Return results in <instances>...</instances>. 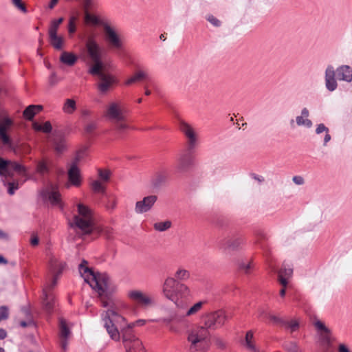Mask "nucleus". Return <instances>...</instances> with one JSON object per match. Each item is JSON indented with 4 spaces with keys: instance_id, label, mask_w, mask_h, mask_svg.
<instances>
[{
    "instance_id": "473e14b6",
    "label": "nucleus",
    "mask_w": 352,
    "mask_h": 352,
    "mask_svg": "<svg viewBox=\"0 0 352 352\" xmlns=\"http://www.w3.org/2000/svg\"><path fill=\"white\" fill-rule=\"evenodd\" d=\"M15 170L18 173L23 174L26 172V168L23 165L16 162L9 160V172L10 176L12 175V171Z\"/></svg>"
},
{
    "instance_id": "4c0bfd02",
    "label": "nucleus",
    "mask_w": 352,
    "mask_h": 352,
    "mask_svg": "<svg viewBox=\"0 0 352 352\" xmlns=\"http://www.w3.org/2000/svg\"><path fill=\"white\" fill-rule=\"evenodd\" d=\"M0 175L10 176L9 160H5L0 157Z\"/></svg>"
},
{
    "instance_id": "a18cd8bd",
    "label": "nucleus",
    "mask_w": 352,
    "mask_h": 352,
    "mask_svg": "<svg viewBox=\"0 0 352 352\" xmlns=\"http://www.w3.org/2000/svg\"><path fill=\"white\" fill-rule=\"evenodd\" d=\"M98 173L99 178L103 182H107L111 176V171L108 169H98Z\"/></svg>"
},
{
    "instance_id": "2eb2a0df",
    "label": "nucleus",
    "mask_w": 352,
    "mask_h": 352,
    "mask_svg": "<svg viewBox=\"0 0 352 352\" xmlns=\"http://www.w3.org/2000/svg\"><path fill=\"white\" fill-rule=\"evenodd\" d=\"M194 166V157L190 153H182L177 160V170L179 173H187Z\"/></svg>"
},
{
    "instance_id": "72a5a7b5",
    "label": "nucleus",
    "mask_w": 352,
    "mask_h": 352,
    "mask_svg": "<svg viewBox=\"0 0 352 352\" xmlns=\"http://www.w3.org/2000/svg\"><path fill=\"white\" fill-rule=\"evenodd\" d=\"M253 338V332L252 331H249L246 333L245 336V345L248 350L252 352H258L255 344L252 342Z\"/></svg>"
},
{
    "instance_id": "393cba45",
    "label": "nucleus",
    "mask_w": 352,
    "mask_h": 352,
    "mask_svg": "<svg viewBox=\"0 0 352 352\" xmlns=\"http://www.w3.org/2000/svg\"><path fill=\"white\" fill-rule=\"evenodd\" d=\"M49 40L50 44L56 50H61L64 45V38L60 36H58L57 34H49Z\"/></svg>"
},
{
    "instance_id": "2f4dec72",
    "label": "nucleus",
    "mask_w": 352,
    "mask_h": 352,
    "mask_svg": "<svg viewBox=\"0 0 352 352\" xmlns=\"http://www.w3.org/2000/svg\"><path fill=\"white\" fill-rule=\"evenodd\" d=\"M217 324V320L214 314H210L206 316L204 324L201 325L202 327L206 328V330L209 331L210 329H214Z\"/></svg>"
},
{
    "instance_id": "8fccbe9b",
    "label": "nucleus",
    "mask_w": 352,
    "mask_h": 352,
    "mask_svg": "<svg viewBox=\"0 0 352 352\" xmlns=\"http://www.w3.org/2000/svg\"><path fill=\"white\" fill-rule=\"evenodd\" d=\"M13 5L19 10L24 13L27 12V9L25 4L22 2V0H12Z\"/></svg>"
},
{
    "instance_id": "6e6552de",
    "label": "nucleus",
    "mask_w": 352,
    "mask_h": 352,
    "mask_svg": "<svg viewBox=\"0 0 352 352\" xmlns=\"http://www.w3.org/2000/svg\"><path fill=\"white\" fill-rule=\"evenodd\" d=\"M124 109L123 104L120 101H112L107 107L105 116L111 121L124 120Z\"/></svg>"
},
{
    "instance_id": "37998d69",
    "label": "nucleus",
    "mask_w": 352,
    "mask_h": 352,
    "mask_svg": "<svg viewBox=\"0 0 352 352\" xmlns=\"http://www.w3.org/2000/svg\"><path fill=\"white\" fill-rule=\"evenodd\" d=\"M94 230H96L98 232L101 233L105 236L106 239H110L113 235V229L109 227L99 228L96 227Z\"/></svg>"
},
{
    "instance_id": "3c124183",
    "label": "nucleus",
    "mask_w": 352,
    "mask_h": 352,
    "mask_svg": "<svg viewBox=\"0 0 352 352\" xmlns=\"http://www.w3.org/2000/svg\"><path fill=\"white\" fill-rule=\"evenodd\" d=\"M9 311L6 306L0 307V321L6 320L8 318Z\"/></svg>"
},
{
    "instance_id": "1a4fd4ad",
    "label": "nucleus",
    "mask_w": 352,
    "mask_h": 352,
    "mask_svg": "<svg viewBox=\"0 0 352 352\" xmlns=\"http://www.w3.org/2000/svg\"><path fill=\"white\" fill-rule=\"evenodd\" d=\"M122 340L126 352H143L142 342L135 336L125 331L122 333Z\"/></svg>"
},
{
    "instance_id": "9d476101",
    "label": "nucleus",
    "mask_w": 352,
    "mask_h": 352,
    "mask_svg": "<svg viewBox=\"0 0 352 352\" xmlns=\"http://www.w3.org/2000/svg\"><path fill=\"white\" fill-rule=\"evenodd\" d=\"M104 37L109 46L113 50H121L123 46V41L121 36L111 26H104Z\"/></svg>"
},
{
    "instance_id": "39448f33",
    "label": "nucleus",
    "mask_w": 352,
    "mask_h": 352,
    "mask_svg": "<svg viewBox=\"0 0 352 352\" xmlns=\"http://www.w3.org/2000/svg\"><path fill=\"white\" fill-rule=\"evenodd\" d=\"M347 82H352V68L346 65H342L335 69L332 65H328L324 72L326 88H337V80Z\"/></svg>"
},
{
    "instance_id": "bb28decb",
    "label": "nucleus",
    "mask_w": 352,
    "mask_h": 352,
    "mask_svg": "<svg viewBox=\"0 0 352 352\" xmlns=\"http://www.w3.org/2000/svg\"><path fill=\"white\" fill-rule=\"evenodd\" d=\"M60 60L63 63L72 66L77 61V56L72 53L63 52L60 55Z\"/></svg>"
},
{
    "instance_id": "09e8293b",
    "label": "nucleus",
    "mask_w": 352,
    "mask_h": 352,
    "mask_svg": "<svg viewBox=\"0 0 352 352\" xmlns=\"http://www.w3.org/2000/svg\"><path fill=\"white\" fill-rule=\"evenodd\" d=\"M97 128V124L96 122L91 121L88 122L85 126V131L87 133L91 134Z\"/></svg>"
},
{
    "instance_id": "bf43d9fd",
    "label": "nucleus",
    "mask_w": 352,
    "mask_h": 352,
    "mask_svg": "<svg viewBox=\"0 0 352 352\" xmlns=\"http://www.w3.org/2000/svg\"><path fill=\"white\" fill-rule=\"evenodd\" d=\"M58 279V276H52L51 282L49 283V285L47 286V289L50 290L54 287H55L56 285V284H57Z\"/></svg>"
},
{
    "instance_id": "e433bc0d",
    "label": "nucleus",
    "mask_w": 352,
    "mask_h": 352,
    "mask_svg": "<svg viewBox=\"0 0 352 352\" xmlns=\"http://www.w3.org/2000/svg\"><path fill=\"white\" fill-rule=\"evenodd\" d=\"M85 22L88 25H97L100 24V19L96 16L93 15L87 10H85Z\"/></svg>"
},
{
    "instance_id": "4d7b16f0",
    "label": "nucleus",
    "mask_w": 352,
    "mask_h": 352,
    "mask_svg": "<svg viewBox=\"0 0 352 352\" xmlns=\"http://www.w3.org/2000/svg\"><path fill=\"white\" fill-rule=\"evenodd\" d=\"M269 318L271 320H272L273 322H276V323H278V324H286V321L282 320L281 318L276 316H274V315H269Z\"/></svg>"
},
{
    "instance_id": "680f3d73",
    "label": "nucleus",
    "mask_w": 352,
    "mask_h": 352,
    "mask_svg": "<svg viewBox=\"0 0 352 352\" xmlns=\"http://www.w3.org/2000/svg\"><path fill=\"white\" fill-rule=\"evenodd\" d=\"M39 243V239L36 234H32V238L30 239V243L33 246H36Z\"/></svg>"
},
{
    "instance_id": "f704fd0d",
    "label": "nucleus",
    "mask_w": 352,
    "mask_h": 352,
    "mask_svg": "<svg viewBox=\"0 0 352 352\" xmlns=\"http://www.w3.org/2000/svg\"><path fill=\"white\" fill-rule=\"evenodd\" d=\"M172 226L170 221L167 220L162 222H157L153 224V228L158 232H164L168 230Z\"/></svg>"
},
{
    "instance_id": "5fc2aeb1",
    "label": "nucleus",
    "mask_w": 352,
    "mask_h": 352,
    "mask_svg": "<svg viewBox=\"0 0 352 352\" xmlns=\"http://www.w3.org/2000/svg\"><path fill=\"white\" fill-rule=\"evenodd\" d=\"M207 20L215 27L221 25V21L212 15L208 16Z\"/></svg>"
},
{
    "instance_id": "7ed1b4c3",
    "label": "nucleus",
    "mask_w": 352,
    "mask_h": 352,
    "mask_svg": "<svg viewBox=\"0 0 352 352\" xmlns=\"http://www.w3.org/2000/svg\"><path fill=\"white\" fill-rule=\"evenodd\" d=\"M77 207L78 213L69 221V226L82 234H91L96 228L91 210L82 204H78Z\"/></svg>"
},
{
    "instance_id": "f8f14e48",
    "label": "nucleus",
    "mask_w": 352,
    "mask_h": 352,
    "mask_svg": "<svg viewBox=\"0 0 352 352\" xmlns=\"http://www.w3.org/2000/svg\"><path fill=\"white\" fill-rule=\"evenodd\" d=\"M148 78V70L146 68L140 67L133 75L124 80L123 85L124 86H134L140 82L147 80Z\"/></svg>"
},
{
    "instance_id": "0e129e2a",
    "label": "nucleus",
    "mask_w": 352,
    "mask_h": 352,
    "mask_svg": "<svg viewBox=\"0 0 352 352\" xmlns=\"http://www.w3.org/2000/svg\"><path fill=\"white\" fill-rule=\"evenodd\" d=\"M338 352H351V351L345 344H340L338 346Z\"/></svg>"
},
{
    "instance_id": "423d86ee",
    "label": "nucleus",
    "mask_w": 352,
    "mask_h": 352,
    "mask_svg": "<svg viewBox=\"0 0 352 352\" xmlns=\"http://www.w3.org/2000/svg\"><path fill=\"white\" fill-rule=\"evenodd\" d=\"M209 331L201 325H197L188 331L187 340L190 342V352H199L205 349Z\"/></svg>"
},
{
    "instance_id": "052dcab7",
    "label": "nucleus",
    "mask_w": 352,
    "mask_h": 352,
    "mask_svg": "<svg viewBox=\"0 0 352 352\" xmlns=\"http://www.w3.org/2000/svg\"><path fill=\"white\" fill-rule=\"evenodd\" d=\"M292 181L297 185H302L305 183V180L301 176H294L292 178Z\"/></svg>"
},
{
    "instance_id": "e2e57ef3",
    "label": "nucleus",
    "mask_w": 352,
    "mask_h": 352,
    "mask_svg": "<svg viewBox=\"0 0 352 352\" xmlns=\"http://www.w3.org/2000/svg\"><path fill=\"white\" fill-rule=\"evenodd\" d=\"M287 349L289 352H298V347L296 343H291Z\"/></svg>"
},
{
    "instance_id": "6ab92c4d",
    "label": "nucleus",
    "mask_w": 352,
    "mask_h": 352,
    "mask_svg": "<svg viewBox=\"0 0 352 352\" xmlns=\"http://www.w3.org/2000/svg\"><path fill=\"white\" fill-rule=\"evenodd\" d=\"M49 269L52 276H59L62 274L66 264L55 256H52L49 261Z\"/></svg>"
},
{
    "instance_id": "4468645a",
    "label": "nucleus",
    "mask_w": 352,
    "mask_h": 352,
    "mask_svg": "<svg viewBox=\"0 0 352 352\" xmlns=\"http://www.w3.org/2000/svg\"><path fill=\"white\" fill-rule=\"evenodd\" d=\"M40 195L43 199H48L53 205H58L60 203V194L57 190V186L52 184L41 190Z\"/></svg>"
},
{
    "instance_id": "f257e3e1",
    "label": "nucleus",
    "mask_w": 352,
    "mask_h": 352,
    "mask_svg": "<svg viewBox=\"0 0 352 352\" xmlns=\"http://www.w3.org/2000/svg\"><path fill=\"white\" fill-rule=\"evenodd\" d=\"M87 261L83 260L78 266L79 272L85 281L98 294V297L104 307H110L102 314L104 327L111 339L118 341L120 333L118 328L124 321V318L112 309V294L116 292V287L111 282L109 276L105 273H95L87 267Z\"/></svg>"
},
{
    "instance_id": "338daca9",
    "label": "nucleus",
    "mask_w": 352,
    "mask_h": 352,
    "mask_svg": "<svg viewBox=\"0 0 352 352\" xmlns=\"http://www.w3.org/2000/svg\"><path fill=\"white\" fill-rule=\"evenodd\" d=\"M91 114V112L88 109H84L82 111V116L85 118H88Z\"/></svg>"
},
{
    "instance_id": "f03ea898",
    "label": "nucleus",
    "mask_w": 352,
    "mask_h": 352,
    "mask_svg": "<svg viewBox=\"0 0 352 352\" xmlns=\"http://www.w3.org/2000/svg\"><path fill=\"white\" fill-rule=\"evenodd\" d=\"M86 48L89 56L94 63L90 69V73L93 75H98L100 78L101 83L99 88H108L111 85H116V77L102 72L103 65L101 60L100 48L93 36H89L87 38Z\"/></svg>"
},
{
    "instance_id": "ddd939ff",
    "label": "nucleus",
    "mask_w": 352,
    "mask_h": 352,
    "mask_svg": "<svg viewBox=\"0 0 352 352\" xmlns=\"http://www.w3.org/2000/svg\"><path fill=\"white\" fill-rule=\"evenodd\" d=\"M157 200L156 195H151L144 197L142 200L136 202L135 212L137 214H142L150 211Z\"/></svg>"
},
{
    "instance_id": "dca6fc26",
    "label": "nucleus",
    "mask_w": 352,
    "mask_h": 352,
    "mask_svg": "<svg viewBox=\"0 0 352 352\" xmlns=\"http://www.w3.org/2000/svg\"><path fill=\"white\" fill-rule=\"evenodd\" d=\"M52 144L55 151L61 153L66 148L64 133L61 131H55L53 133Z\"/></svg>"
},
{
    "instance_id": "412c9836",
    "label": "nucleus",
    "mask_w": 352,
    "mask_h": 352,
    "mask_svg": "<svg viewBox=\"0 0 352 352\" xmlns=\"http://www.w3.org/2000/svg\"><path fill=\"white\" fill-rule=\"evenodd\" d=\"M43 305L45 310L49 313L52 311L54 307V296L46 289L43 290Z\"/></svg>"
},
{
    "instance_id": "a878e982",
    "label": "nucleus",
    "mask_w": 352,
    "mask_h": 352,
    "mask_svg": "<svg viewBox=\"0 0 352 352\" xmlns=\"http://www.w3.org/2000/svg\"><path fill=\"white\" fill-rule=\"evenodd\" d=\"M241 242L242 241L239 238L226 239L223 241L222 245L225 246L226 248L234 251L239 249Z\"/></svg>"
},
{
    "instance_id": "13d9d810",
    "label": "nucleus",
    "mask_w": 352,
    "mask_h": 352,
    "mask_svg": "<svg viewBox=\"0 0 352 352\" xmlns=\"http://www.w3.org/2000/svg\"><path fill=\"white\" fill-rule=\"evenodd\" d=\"M316 133L320 134L322 132L329 133V129L327 127H326L323 124H320L318 125L316 130Z\"/></svg>"
},
{
    "instance_id": "58836bf2",
    "label": "nucleus",
    "mask_w": 352,
    "mask_h": 352,
    "mask_svg": "<svg viewBox=\"0 0 352 352\" xmlns=\"http://www.w3.org/2000/svg\"><path fill=\"white\" fill-rule=\"evenodd\" d=\"M76 102L73 99H67L63 106V111L67 113H72L76 109Z\"/></svg>"
},
{
    "instance_id": "c85d7f7f",
    "label": "nucleus",
    "mask_w": 352,
    "mask_h": 352,
    "mask_svg": "<svg viewBox=\"0 0 352 352\" xmlns=\"http://www.w3.org/2000/svg\"><path fill=\"white\" fill-rule=\"evenodd\" d=\"M167 175L165 173L157 172L153 179L152 184L154 187L159 188L166 183Z\"/></svg>"
},
{
    "instance_id": "de8ad7c7",
    "label": "nucleus",
    "mask_w": 352,
    "mask_h": 352,
    "mask_svg": "<svg viewBox=\"0 0 352 352\" xmlns=\"http://www.w3.org/2000/svg\"><path fill=\"white\" fill-rule=\"evenodd\" d=\"M76 21L77 16H72L70 17L68 26V31L69 34H73L74 32H75Z\"/></svg>"
},
{
    "instance_id": "c756f323",
    "label": "nucleus",
    "mask_w": 352,
    "mask_h": 352,
    "mask_svg": "<svg viewBox=\"0 0 352 352\" xmlns=\"http://www.w3.org/2000/svg\"><path fill=\"white\" fill-rule=\"evenodd\" d=\"M190 274L189 271L184 268L179 267L175 272V277L173 278L176 279L177 281L180 282L188 280L190 278Z\"/></svg>"
},
{
    "instance_id": "9b49d317",
    "label": "nucleus",
    "mask_w": 352,
    "mask_h": 352,
    "mask_svg": "<svg viewBox=\"0 0 352 352\" xmlns=\"http://www.w3.org/2000/svg\"><path fill=\"white\" fill-rule=\"evenodd\" d=\"M128 297L144 307L155 305L154 299L150 295L140 290L134 289L129 291L128 292Z\"/></svg>"
},
{
    "instance_id": "864d4df0",
    "label": "nucleus",
    "mask_w": 352,
    "mask_h": 352,
    "mask_svg": "<svg viewBox=\"0 0 352 352\" xmlns=\"http://www.w3.org/2000/svg\"><path fill=\"white\" fill-rule=\"evenodd\" d=\"M252 267V263L250 262H241L239 264V268L243 270L245 274H248L250 272V270Z\"/></svg>"
},
{
    "instance_id": "6e6d98bb",
    "label": "nucleus",
    "mask_w": 352,
    "mask_h": 352,
    "mask_svg": "<svg viewBox=\"0 0 352 352\" xmlns=\"http://www.w3.org/2000/svg\"><path fill=\"white\" fill-rule=\"evenodd\" d=\"M116 128L118 130H124L129 128V126L124 122V120L113 121Z\"/></svg>"
},
{
    "instance_id": "20e7f679",
    "label": "nucleus",
    "mask_w": 352,
    "mask_h": 352,
    "mask_svg": "<svg viewBox=\"0 0 352 352\" xmlns=\"http://www.w3.org/2000/svg\"><path fill=\"white\" fill-rule=\"evenodd\" d=\"M162 292L167 299L173 302L177 307L180 298H186L190 294L189 287L177 281L173 277H167L165 279L162 286Z\"/></svg>"
},
{
    "instance_id": "ea45409f",
    "label": "nucleus",
    "mask_w": 352,
    "mask_h": 352,
    "mask_svg": "<svg viewBox=\"0 0 352 352\" xmlns=\"http://www.w3.org/2000/svg\"><path fill=\"white\" fill-rule=\"evenodd\" d=\"M204 302L199 301L195 303L193 306H192L186 313L185 316H191L195 315L197 312H199L204 305Z\"/></svg>"
},
{
    "instance_id": "aec40b11",
    "label": "nucleus",
    "mask_w": 352,
    "mask_h": 352,
    "mask_svg": "<svg viewBox=\"0 0 352 352\" xmlns=\"http://www.w3.org/2000/svg\"><path fill=\"white\" fill-rule=\"evenodd\" d=\"M315 327L320 331V340L328 346H331V330L327 328L322 322L317 321L315 323Z\"/></svg>"
},
{
    "instance_id": "603ef678",
    "label": "nucleus",
    "mask_w": 352,
    "mask_h": 352,
    "mask_svg": "<svg viewBox=\"0 0 352 352\" xmlns=\"http://www.w3.org/2000/svg\"><path fill=\"white\" fill-rule=\"evenodd\" d=\"M284 325L287 327L292 332L296 331L299 327V324L296 320H292L291 322L286 321V324Z\"/></svg>"
},
{
    "instance_id": "b1692460",
    "label": "nucleus",
    "mask_w": 352,
    "mask_h": 352,
    "mask_svg": "<svg viewBox=\"0 0 352 352\" xmlns=\"http://www.w3.org/2000/svg\"><path fill=\"white\" fill-rule=\"evenodd\" d=\"M292 268H282L278 272V280L284 287L287 286V279L292 276Z\"/></svg>"
},
{
    "instance_id": "c03bdc74",
    "label": "nucleus",
    "mask_w": 352,
    "mask_h": 352,
    "mask_svg": "<svg viewBox=\"0 0 352 352\" xmlns=\"http://www.w3.org/2000/svg\"><path fill=\"white\" fill-rule=\"evenodd\" d=\"M91 186L95 192L104 193L105 187L102 185V182L98 180H94L91 182Z\"/></svg>"
},
{
    "instance_id": "0eeeda50",
    "label": "nucleus",
    "mask_w": 352,
    "mask_h": 352,
    "mask_svg": "<svg viewBox=\"0 0 352 352\" xmlns=\"http://www.w3.org/2000/svg\"><path fill=\"white\" fill-rule=\"evenodd\" d=\"M179 129L187 139V146L189 151L193 150L198 144L199 137L195 129L189 123L183 120L179 121Z\"/></svg>"
},
{
    "instance_id": "774afa93",
    "label": "nucleus",
    "mask_w": 352,
    "mask_h": 352,
    "mask_svg": "<svg viewBox=\"0 0 352 352\" xmlns=\"http://www.w3.org/2000/svg\"><path fill=\"white\" fill-rule=\"evenodd\" d=\"M91 4V0H84V7L86 10H87Z\"/></svg>"
},
{
    "instance_id": "7c9ffc66",
    "label": "nucleus",
    "mask_w": 352,
    "mask_h": 352,
    "mask_svg": "<svg viewBox=\"0 0 352 352\" xmlns=\"http://www.w3.org/2000/svg\"><path fill=\"white\" fill-rule=\"evenodd\" d=\"M60 336L61 339H67L70 334V331L67 325L66 321L63 318L59 320Z\"/></svg>"
},
{
    "instance_id": "4be33fe9",
    "label": "nucleus",
    "mask_w": 352,
    "mask_h": 352,
    "mask_svg": "<svg viewBox=\"0 0 352 352\" xmlns=\"http://www.w3.org/2000/svg\"><path fill=\"white\" fill-rule=\"evenodd\" d=\"M309 116V111L307 109L304 108L302 110L301 115L298 116L296 118V124L298 126H305L307 128H310L312 126V122L307 118Z\"/></svg>"
},
{
    "instance_id": "cd10ccee",
    "label": "nucleus",
    "mask_w": 352,
    "mask_h": 352,
    "mask_svg": "<svg viewBox=\"0 0 352 352\" xmlns=\"http://www.w3.org/2000/svg\"><path fill=\"white\" fill-rule=\"evenodd\" d=\"M32 128L36 131H42L45 133H50L52 130V126L49 121H46L43 124H40L38 122L32 123Z\"/></svg>"
},
{
    "instance_id": "f3484780",
    "label": "nucleus",
    "mask_w": 352,
    "mask_h": 352,
    "mask_svg": "<svg viewBox=\"0 0 352 352\" xmlns=\"http://www.w3.org/2000/svg\"><path fill=\"white\" fill-rule=\"evenodd\" d=\"M13 121L8 116H4L1 119L0 138L4 144H9L10 139L6 134V131L12 125Z\"/></svg>"
},
{
    "instance_id": "a19ab883",
    "label": "nucleus",
    "mask_w": 352,
    "mask_h": 352,
    "mask_svg": "<svg viewBox=\"0 0 352 352\" xmlns=\"http://www.w3.org/2000/svg\"><path fill=\"white\" fill-rule=\"evenodd\" d=\"M63 18L62 17L52 21L49 28L48 34H57L59 25L63 23Z\"/></svg>"
},
{
    "instance_id": "5701e85b",
    "label": "nucleus",
    "mask_w": 352,
    "mask_h": 352,
    "mask_svg": "<svg viewBox=\"0 0 352 352\" xmlns=\"http://www.w3.org/2000/svg\"><path fill=\"white\" fill-rule=\"evenodd\" d=\"M43 109V106L41 105H34L31 104L29 105L23 113V117L28 120H32L34 116L39 111Z\"/></svg>"
},
{
    "instance_id": "a211bd4d",
    "label": "nucleus",
    "mask_w": 352,
    "mask_h": 352,
    "mask_svg": "<svg viewBox=\"0 0 352 352\" xmlns=\"http://www.w3.org/2000/svg\"><path fill=\"white\" fill-rule=\"evenodd\" d=\"M80 161V157L75 159V162L72 164L68 170V177L69 182L74 186H78L80 184V170L76 166V163Z\"/></svg>"
},
{
    "instance_id": "69168bd1",
    "label": "nucleus",
    "mask_w": 352,
    "mask_h": 352,
    "mask_svg": "<svg viewBox=\"0 0 352 352\" xmlns=\"http://www.w3.org/2000/svg\"><path fill=\"white\" fill-rule=\"evenodd\" d=\"M0 239L8 241L9 239V236L7 233H6L2 230H0Z\"/></svg>"
},
{
    "instance_id": "49530a36",
    "label": "nucleus",
    "mask_w": 352,
    "mask_h": 352,
    "mask_svg": "<svg viewBox=\"0 0 352 352\" xmlns=\"http://www.w3.org/2000/svg\"><path fill=\"white\" fill-rule=\"evenodd\" d=\"M5 185H6V184H5ZM7 186L8 192L10 195H13L15 192V190H16L19 188L18 182H8L7 184Z\"/></svg>"
},
{
    "instance_id": "c9c22d12",
    "label": "nucleus",
    "mask_w": 352,
    "mask_h": 352,
    "mask_svg": "<svg viewBox=\"0 0 352 352\" xmlns=\"http://www.w3.org/2000/svg\"><path fill=\"white\" fill-rule=\"evenodd\" d=\"M217 324L222 326L225 321L229 318V316L223 310H219L213 312Z\"/></svg>"
},
{
    "instance_id": "79ce46f5",
    "label": "nucleus",
    "mask_w": 352,
    "mask_h": 352,
    "mask_svg": "<svg viewBox=\"0 0 352 352\" xmlns=\"http://www.w3.org/2000/svg\"><path fill=\"white\" fill-rule=\"evenodd\" d=\"M36 172L41 175H44L49 171V168L45 161L40 160L36 163Z\"/></svg>"
}]
</instances>
